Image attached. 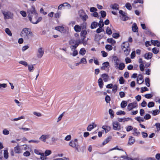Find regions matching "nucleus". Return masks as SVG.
<instances>
[{"label":"nucleus","instance_id":"nucleus-1","mask_svg":"<svg viewBox=\"0 0 160 160\" xmlns=\"http://www.w3.org/2000/svg\"><path fill=\"white\" fill-rule=\"evenodd\" d=\"M27 13L28 14L29 19L31 22L33 18H37L38 15L33 6H32L28 10Z\"/></svg>","mask_w":160,"mask_h":160},{"label":"nucleus","instance_id":"nucleus-2","mask_svg":"<svg viewBox=\"0 0 160 160\" xmlns=\"http://www.w3.org/2000/svg\"><path fill=\"white\" fill-rule=\"evenodd\" d=\"M21 35L25 39H29V37L32 36L33 34L29 29L25 28L22 31Z\"/></svg>","mask_w":160,"mask_h":160},{"label":"nucleus","instance_id":"nucleus-3","mask_svg":"<svg viewBox=\"0 0 160 160\" xmlns=\"http://www.w3.org/2000/svg\"><path fill=\"white\" fill-rule=\"evenodd\" d=\"M129 46L128 42H124L122 45V49L126 56H128L131 50Z\"/></svg>","mask_w":160,"mask_h":160},{"label":"nucleus","instance_id":"nucleus-4","mask_svg":"<svg viewBox=\"0 0 160 160\" xmlns=\"http://www.w3.org/2000/svg\"><path fill=\"white\" fill-rule=\"evenodd\" d=\"M69 145L70 147L74 148L77 152H79V149L80 146L78 144L77 139L75 138L74 140H71L69 142Z\"/></svg>","mask_w":160,"mask_h":160},{"label":"nucleus","instance_id":"nucleus-5","mask_svg":"<svg viewBox=\"0 0 160 160\" xmlns=\"http://www.w3.org/2000/svg\"><path fill=\"white\" fill-rule=\"evenodd\" d=\"M81 41L75 40L73 39H72L69 41V44L71 45L70 48L72 50L73 49H75L78 47L79 44L81 43Z\"/></svg>","mask_w":160,"mask_h":160},{"label":"nucleus","instance_id":"nucleus-6","mask_svg":"<svg viewBox=\"0 0 160 160\" xmlns=\"http://www.w3.org/2000/svg\"><path fill=\"white\" fill-rule=\"evenodd\" d=\"M2 12L4 16V18L5 19L12 18L13 17V13L9 11H2Z\"/></svg>","mask_w":160,"mask_h":160},{"label":"nucleus","instance_id":"nucleus-7","mask_svg":"<svg viewBox=\"0 0 160 160\" xmlns=\"http://www.w3.org/2000/svg\"><path fill=\"white\" fill-rule=\"evenodd\" d=\"M51 135L49 134H42L39 138V139L42 142H45L46 140L49 139Z\"/></svg>","mask_w":160,"mask_h":160},{"label":"nucleus","instance_id":"nucleus-8","mask_svg":"<svg viewBox=\"0 0 160 160\" xmlns=\"http://www.w3.org/2000/svg\"><path fill=\"white\" fill-rule=\"evenodd\" d=\"M44 53V50L42 48L40 47L38 50L37 56L39 58H41Z\"/></svg>","mask_w":160,"mask_h":160},{"label":"nucleus","instance_id":"nucleus-9","mask_svg":"<svg viewBox=\"0 0 160 160\" xmlns=\"http://www.w3.org/2000/svg\"><path fill=\"white\" fill-rule=\"evenodd\" d=\"M119 13L121 14L120 16L122 20L124 21H126L128 19V17L126 16V13L123 12L122 10L119 11Z\"/></svg>","mask_w":160,"mask_h":160},{"label":"nucleus","instance_id":"nucleus-10","mask_svg":"<svg viewBox=\"0 0 160 160\" xmlns=\"http://www.w3.org/2000/svg\"><path fill=\"white\" fill-rule=\"evenodd\" d=\"M113 129L115 130H120L121 129V126L117 122H114L112 123Z\"/></svg>","mask_w":160,"mask_h":160},{"label":"nucleus","instance_id":"nucleus-11","mask_svg":"<svg viewBox=\"0 0 160 160\" xmlns=\"http://www.w3.org/2000/svg\"><path fill=\"white\" fill-rule=\"evenodd\" d=\"M137 106V103H131L129 104L127 107V109L129 111L135 108Z\"/></svg>","mask_w":160,"mask_h":160},{"label":"nucleus","instance_id":"nucleus-12","mask_svg":"<svg viewBox=\"0 0 160 160\" xmlns=\"http://www.w3.org/2000/svg\"><path fill=\"white\" fill-rule=\"evenodd\" d=\"M144 82L143 76L141 74H139L137 78V82L138 83L140 84Z\"/></svg>","mask_w":160,"mask_h":160},{"label":"nucleus","instance_id":"nucleus-13","mask_svg":"<svg viewBox=\"0 0 160 160\" xmlns=\"http://www.w3.org/2000/svg\"><path fill=\"white\" fill-rule=\"evenodd\" d=\"M113 60L114 62V66L116 68H118V66L119 65V60L117 57L115 56L113 58Z\"/></svg>","mask_w":160,"mask_h":160},{"label":"nucleus","instance_id":"nucleus-14","mask_svg":"<svg viewBox=\"0 0 160 160\" xmlns=\"http://www.w3.org/2000/svg\"><path fill=\"white\" fill-rule=\"evenodd\" d=\"M42 19V18L41 17H39L38 18L37 17L33 18L31 22L33 24H36L41 21Z\"/></svg>","mask_w":160,"mask_h":160},{"label":"nucleus","instance_id":"nucleus-15","mask_svg":"<svg viewBox=\"0 0 160 160\" xmlns=\"http://www.w3.org/2000/svg\"><path fill=\"white\" fill-rule=\"evenodd\" d=\"M152 56V53L150 52L146 53L144 54V58L147 59H151Z\"/></svg>","mask_w":160,"mask_h":160},{"label":"nucleus","instance_id":"nucleus-16","mask_svg":"<svg viewBox=\"0 0 160 160\" xmlns=\"http://www.w3.org/2000/svg\"><path fill=\"white\" fill-rule=\"evenodd\" d=\"M151 43L154 46L157 45L158 47L160 46V42L158 40H151Z\"/></svg>","mask_w":160,"mask_h":160},{"label":"nucleus","instance_id":"nucleus-17","mask_svg":"<svg viewBox=\"0 0 160 160\" xmlns=\"http://www.w3.org/2000/svg\"><path fill=\"white\" fill-rule=\"evenodd\" d=\"M102 78L105 82H107L108 81L109 77L107 74H103L101 76Z\"/></svg>","mask_w":160,"mask_h":160},{"label":"nucleus","instance_id":"nucleus-18","mask_svg":"<svg viewBox=\"0 0 160 160\" xmlns=\"http://www.w3.org/2000/svg\"><path fill=\"white\" fill-rule=\"evenodd\" d=\"M135 140L133 137L131 136L129 139V141L128 143V144L129 145H131L132 144H133Z\"/></svg>","mask_w":160,"mask_h":160},{"label":"nucleus","instance_id":"nucleus-19","mask_svg":"<svg viewBox=\"0 0 160 160\" xmlns=\"http://www.w3.org/2000/svg\"><path fill=\"white\" fill-rule=\"evenodd\" d=\"M109 65V63L106 62H104L102 64V66L101 67V69L102 70H105L106 68L108 67Z\"/></svg>","mask_w":160,"mask_h":160},{"label":"nucleus","instance_id":"nucleus-20","mask_svg":"<svg viewBox=\"0 0 160 160\" xmlns=\"http://www.w3.org/2000/svg\"><path fill=\"white\" fill-rule=\"evenodd\" d=\"M110 7L112 9L118 10L119 7L118 5L117 4L115 3L113 4H111L110 5Z\"/></svg>","mask_w":160,"mask_h":160},{"label":"nucleus","instance_id":"nucleus-21","mask_svg":"<svg viewBox=\"0 0 160 160\" xmlns=\"http://www.w3.org/2000/svg\"><path fill=\"white\" fill-rule=\"evenodd\" d=\"M102 128L105 131L106 133L111 130V127L109 126H103L102 127Z\"/></svg>","mask_w":160,"mask_h":160},{"label":"nucleus","instance_id":"nucleus-22","mask_svg":"<svg viewBox=\"0 0 160 160\" xmlns=\"http://www.w3.org/2000/svg\"><path fill=\"white\" fill-rule=\"evenodd\" d=\"M132 30L133 32H138V27L137 26L136 23H133L132 26Z\"/></svg>","mask_w":160,"mask_h":160},{"label":"nucleus","instance_id":"nucleus-23","mask_svg":"<svg viewBox=\"0 0 160 160\" xmlns=\"http://www.w3.org/2000/svg\"><path fill=\"white\" fill-rule=\"evenodd\" d=\"M107 42L113 45L116 43V41L114 40L112 38H108L107 39Z\"/></svg>","mask_w":160,"mask_h":160},{"label":"nucleus","instance_id":"nucleus-24","mask_svg":"<svg viewBox=\"0 0 160 160\" xmlns=\"http://www.w3.org/2000/svg\"><path fill=\"white\" fill-rule=\"evenodd\" d=\"M98 83L99 87L101 88H102L103 87V83L102 78H100L99 79L98 81Z\"/></svg>","mask_w":160,"mask_h":160},{"label":"nucleus","instance_id":"nucleus-25","mask_svg":"<svg viewBox=\"0 0 160 160\" xmlns=\"http://www.w3.org/2000/svg\"><path fill=\"white\" fill-rule=\"evenodd\" d=\"M93 125L90 124L87 127V130L88 131H91L92 129H93L94 128V125L95 127H96V125H95L94 123H93Z\"/></svg>","mask_w":160,"mask_h":160},{"label":"nucleus","instance_id":"nucleus-26","mask_svg":"<svg viewBox=\"0 0 160 160\" xmlns=\"http://www.w3.org/2000/svg\"><path fill=\"white\" fill-rule=\"evenodd\" d=\"M98 23L97 22H92L91 25V28L92 29H94L96 28L98 26Z\"/></svg>","mask_w":160,"mask_h":160},{"label":"nucleus","instance_id":"nucleus-27","mask_svg":"<svg viewBox=\"0 0 160 160\" xmlns=\"http://www.w3.org/2000/svg\"><path fill=\"white\" fill-rule=\"evenodd\" d=\"M14 151L16 153H20V148L18 146H17L14 148Z\"/></svg>","mask_w":160,"mask_h":160},{"label":"nucleus","instance_id":"nucleus-28","mask_svg":"<svg viewBox=\"0 0 160 160\" xmlns=\"http://www.w3.org/2000/svg\"><path fill=\"white\" fill-rule=\"evenodd\" d=\"M86 52V51L84 48H82L80 50L79 53L82 56L84 55Z\"/></svg>","mask_w":160,"mask_h":160},{"label":"nucleus","instance_id":"nucleus-29","mask_svg":"<svg viewBox=\"0 0 160 160\" xmlns=\"http://www.w3.org/2000/svg\"><path fill=\"white\" fill-rule=\"evenodd\" d=\"M74 28L75 31L77 32H80L81 30V27L79 26L78 25H76Z\"/></svg>","mask_w":160,"mask_h":160},{"label":"nucleus","instance_id":"nucleus-30","mask_svg":"<svg viewBox=\"0 0 160 160\" xmlns=\"http://www.w3.org/2000/svg\"><path fill=\"white\" fill-rule=\"evenodd\" d=\"M149 112L152 113L153 116H156L159 114L160 112V111L159 110L157 109L153 110L152 112Z\"/></svg>","mask_w":160,"mask_h":160},{"label":"nucleus","instance_id":"nucleus-31","mask_svg":"<svg viewBox=\"0 0 160 160\" xmlns=\"http://www.w3.org/2000/svg\"><path fill=\"white\" fill-rule=\"evenodd\" d=\"M125 66V64L123 63H120L118 66V68L120 70H122L124 68Z\"/></svg>","mask_w":160,"mask_h":160},{"label":"nucleus","instance_id":"nucleus-32","mask_svg":"<svg viewBox=\"0 0 160 160\" xmlns=\"http://www.w3.org/2000/svg\"><path fill=\"white\" fill-rule=\"evenodd\" d=\"M111 137H109L107 138L103 142L102 144L103 145H105L108 142L111 140Z\"/></svg>","mask_w":160,"mask_h":160},{"label":"nucleus","instance_id":"nucleus-33","mask_svg":"<svg viewBox=\"0 0 160 160\" xmlns=\"http://www.w3.org/2000/svg\"><path fill=\"white\" fill-rule=\"evenodd\" d=\"M127 105V102L125 101H123L121 103V106L122 108H125Z\"/></svg>","mask_w":160,"mask_h":160},{"label":"nucleus","instance_id":"nucleus-34","mask_svg":"<svg viewBox=\"0 0 160 160\" xmlns=\"http://www.w3.org/2000/svg\"><path fill=\"white\" fill-rule=\"evenodd\" d=\"M80 18H82V19L84 21H85L88 18V15L85 14L84 15H83V16L82 15H80Z\"/></svg>","mask_w":160,"mask_h":160},{"label":"nucleus","instance_id":"nucleus-35","mask_svg":"<svg viewBox=\"0 0 160 160\" xmlns=\"http://www.w3.org/2000/svg\"><path fill=\"white\" fill-rule=\"evenodd\" d=\"M55 29L60 32H62L63 31L64 28L62 26H58L55 27Z\"/></svg>","mask_w":160,"mask_h":160},{"label":"nucleus","instance_id":"nucleus-36","mask_svg":"<svg viewBox=\"0 0 160 160\" xmlns=\"http://www.w3.org/2000/svg\"><path fill=\"white\" fill-rule=\"evenodd\" d=\"M28 69L30 72H32L33 71L34 68L33 65L32 64L28 65Z\"/></svg>","mask_w":160,"mask_h":160},{"label":"nucleus","instance_id":"nucleus-37","mask_svg":"<svg viewBox=\"0 0 160 160\" xmlns=\"http://www.w3.org/2000/svg\"><path fill=\"white\" fill-rule=\"evenodd\" d=\"M105 48L107 51H109L112 50V47L111 45L107 44L105 46Z\"/></svg>","mask_w":160,"mask_h":160},{"label":"nucleus","instance_id":"nucleus-38","mask_svg":"<svg viewBox=\"0 0 160 160\" xmlns=\"http://www.w3.org/2000/svg\"><path fill=\"white\" fill-rule=\"evenodd\" d=\"M133 131L134 133H133V134L135 136H138L140 134V132H138L137 131V129L136 128H134L133 129Z\"/></svg>","mask_w":160,"mask_h":160},{"label":"nucleus","instance_id":"nucleus-39","mask_svg":"<svg viewBox=\"0 0 160 160\" xmlns=\"http://www.w3.org/2000/svg\"><path fill=\"white\" fill-rule=\"evenodd\" d=\"M159 49L156 48H153L152 49V52L154 54H157L159 52Z\"/></svg>","mask_w":160,"mask_h":160},{"label":"nucleus","instance_id":"nucleus-40","mask_svg":"<svg viewBox=\"0 0 160 160\" xmlns=\"http://www.w3.org/2000/svg\"><path fill=\"white\" fill-rule=\"evenodd\" d=\"M8 153L7 150H5L4 151V157L6 159H8Z\"/></svg>","mask_w":160,"mask_h":160},{"label":"nucleus","instance_id":"nucleus-41","mask_svg":"<svg viewBox=\"0 0 160 160\" xmlns=\"http://www.w3.org/2000/svg\"><path fill=\"white\" fill-rule=\"evenodd\" d=\"M135 119L139 122H143L144 121V119L143 118H141L140 117H136L135 118Z\"/></svg>","mask_w":160,"mask_h":160},{"label":"nucleus","instance_id":"nucleus-42","mask_svg":"<svg viewBox=\"0 0 160 160\" xmlns=\"http://www.w3.org/2000/svg\"><path fill=\"white\" fill-rule=\"evenodd\" d=\"M6 33L9 36H11L12 35V33L9 30V29L8 28H6L5 29V30Z\"/></svg>","mask_w":160,"mask_h":160},{"label":"nucleus","instance_id":"nucleus-43","mask_svg":"<svg viewBox=\"0 0 160 160\" xmlns=\"http://www.w3.org/2000/svg\"><path fill=\"white\" fill-rule=\"evenodd\" d=\"M99 27H103L104 25V22L102 19H101L98 24Z\"/></svg>","mask_w":160,"mask_h":160},{"label":"nucleus","instance_id":"nucleus-44","mask_svg":"<svg viewBox=\"0 0 160 160\" xmlns=\"http://www.w3.org/2000/svg\"><path fill=\"white\" fill-rule=\"evenodd\" d=\"M145 82L146 83V85L148 87H149L150 86V80L149 78H146L145 79Z\"/></svg>","mask_w":160,"mask_h":160},{"label":"nucleus","instance_id":"nucleus-45","mask_svg":"<svg viewBox=\"0 0 160 160\" xmlns=\"http://www.w3.org/2000/svg\"><path fill=\"white\" fill-rule=\"evenodd\" d=\"M102 28V27H99V28H98L97 29V30L96 31V32L97 33H100L101 32L104 31V30Z\"/></svg>","mask_w":160,"mask_h":160},{"label":"nucleus","instance_id":"nucleus-46","mask_svg":"<svg viewBox=\"0 0 160 160\" xmlns=\"http://www.w3.org/2000/svg\"><path fill=\"white\" fill-rule=\"evenodd\" d=\"M80 62L81 63L84 64H86L87 62L86 59L84 58H81Z\"/></svg>","mask_w":160,"mask_h":160},{"label":"nucleus","instance_id":"nucleus-47","mask_svg":"<svg viewBox=\"0 0 160 160\" xmlns=\"http://www.w3.org/2000/svg\"><path fill=\"white\" fill-rule=\"evenodd\" d=\"M19 63L23 65L25 67H26L28 65L27 63L24 61H21L19 62Z\"/></svg>","mask_w":160,"mask_h":160},{"label":"nucleus","instance_id":"nucleus-48","mask_svg":"<svg viewBox=\"0 0 160 160\" xmlns=\"http://www.w3.org/2000/svg\"><path fill=\"white\" fill-rule=\"evenodd\" d=\"M24 118V117L23 116H22L18 118H15L13 119H11V120L12 121H18V120H20Z\"/></svg>","mask_w":160,"mask_h":160},{"label":"nucleus","instance_id":"nucleus-49","mask_svg":"<svg viewBox=\"0 0 160 160\" xmlns=\"http://www.w3.org/2000/svg\"><path fill=\"white\" fill-rule=\"evenodd\" d=\"M41 155L40 158L42 160H46L47 159L46 156H45L44 153H42L40 155Z\"/></svg>","mask_w":160,"mask_h":160},{"label":"nucleus","instance_id":"nucleus-50","mask_svg":"<svg viewBox=\"0 0 160 160\" xmlns=\"http://www.w3.org/2000/svg\"><path fill=\"white\" fill-rule=\"evenodd\" d=\"M109 114L111 115V118H112L114 117L113 111L111 109H110L109 110Z\"/></svg>","mask_w":160,"mask_h":160},{"label":"nucleus","instance_id":"nucleus-51","mask_svg":"<svg viewBox=\"0 0 160 160\" xmlns=\"http://www.w3.org/2000/svg\"><path fill=\"white\" fill-rule=\"evenodd\" d=\"M112 88V91L115 93L117 90L118 86L116 85H114Z\"/></svg>","mask_w":160,"mask_h":160},{"label":"nucleus","instance_id":"nucleus-52","mask_svg":"<svg viewBox=\"0 0 160 160\" xmlns=\"http://www.w3.org/2000/svg\"><path fill=\"white\" fill-rule=\"evenodd\" d=\"M106 33L108 35H111L112 33L111 29L109 27H107L106 30Z\"/></svg>","mask_w":160,"mask_h":160},{"label":"nucleus","instance_id":"nucleus-53","mask_svg":"<svg viewBox=\"0 0 160 160\" xmlns=\"http://www.w3.org/2000/svg\"><path fill=\"white\" fill-rule=\"evenodd\" d=\"M87 34V32L86 30H82L81 32V36H86Z\"/></svg>","mask_w":160,"mask_h":160},{"label":"nucleus","instance_id":"nucleus-54","mask_svg":"<svg viewBox=\"0 0 160 160\" xmlns=\"http://www.w3.org/2000/svg\"><path fill=\"white\" fill-rule=\"evenodd\" d=\"M125 6L126 8L128 10H131L132 9V7L129 3H128L126 4Z\"/></svg>","mask_w":160,"mask_h":160},{"label":"nucleus","instance_id":"nucleus-55","mask_svg":"<svg viewBox=\"0 0 160 160\" xmlns=\"http://www.w3.org/2000/svg\"><path fill=\"white\" fill-rule=\"evenodd\" d=\"M100 13L102 18H104L106 16V12L104 11H101Z\"/></svg>","mask_w":160,"mask_h":160},{"label":"nucleus","instance_id":"nucleus-56","mask_svg":"<svg viewBox=\"0 0 160 160\" xmlns=\"http://www.w3.org/2000/svg\"><path fill=\"white\" fill-rule=\"evenodd\" d=\"M29 143L33 142L36 144H38L40 142V141L38 140H31L28 141Z\"/></svg>","mask_w":160,"mask_h":160},{"label":"nucleus","instance_id":"nucleus-57","mask_svg":"<svg viewBox=\"0 0 160 160\" xmlns=\"http://www.w3.org/2000/svg\"><path fill=\"white\" fill-rule=\"evenodd\" d=\"M154 105V103L153 102H149L148 106V108H151L153 107Z\"/></svg>","mask_w":160,"mask_h":160},{"label":"nucleus","instance_id":"nucleus-58","mask_svg":"<svg viewBox=\"0 0 160 160\" xmlns=\"http://www.w3.org/2000/svg\"><path fill=\"white\" fill-rule=\"evenodd\" d=\"M116 114L117 115H125V112L124 111H122V110H120L117 112H116Z\"/></svg>","mask_w":160,"mask_h":160},{"label":"nucleus","instance_id":"nucleus-59","mask_svg":"<svg viewBox=\"0 0 160 160\" xmlns=\"http://www.w3.org/2000/svg\"><path fill=\"white\" fill-rule=\"evenodd\" d=\"M3 134L5 135H8L9 134V131L6 129H4L2 131Z\"/></svg>","mask_w":160,"mask_h":160},{"label":"nucleus","instance_id":"nucleus-60","mask_svg":"<svg viewBox=\"0 0 160 160\" xmlns=\"http://www.w3.org/2000/svg\"><path fill=\"white\" fill-rule=\"evenodd\" d=\"M61 14V12H57L54 15L55 18H59Z\"/></svg>","mask_w":160,"mask_h":160},{"label":"nucleus","instance_id":"nucleus-61","mask_svg":"<svg viewBox=\"0 0 160 160\" xmlns=\"http://www.w3.org/2000/svg\"><path fill=\"white\" fill-rule=\"evenodd\" d=\"M51 153V151L50 150H46L45 152V155L47 156L50 155Z\"/></svg>","mask_w":160,"mask_h":160},{"label":"nucleus","instance_id":"nucleus-62","mask_svg":"<svg viewBox=\"0 0 160 160\" xmlns=\"http://www.w3.org/2000/svg\"><path fill=\"white\" fill-rule=\"evenodd\" d=\"M119 81V82L120 84H123L124 82V80L123 77H120Z\"/></svg>","mask_w":160,"mask_h":160},{"label":"nucleus","instance_id":"nucleus-63","mask_svg":"<svg viewBox=\"0 0 160 160\" xmlns=\"http://www.w3.org/2000/svg\"><path fill=\"white\" fill-rule=\"evenodd\" d=\"M151 118L150 115L148 114H146L144 117V119L146 120H148Z\"/></svg>","mask_w":160,"mask_h":160},{"label":"nucleus","instance_id":"nucleus-64","mask_svg":"<svg viewBox=\"0 0 160 160\" xmlns=\"http://www.w3.org/2000/svg\"><path fill=\"white\" fill-rule=\"evenodd\" d=\"M155 126L157 128V131H159L160 130V123H156L155 124Z\"/></svg>","mask_w":160,"mask_h":160}]
</instances>
